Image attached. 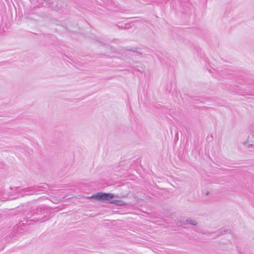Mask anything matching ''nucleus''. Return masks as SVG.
<instances>
[{"mask_svg": "<svg viewBox=\"0 0 254 254\" xmlns=\"http://www.w3.org/2000/svg\"><path fill=\"white\" fill-rule=\"evenodd\" d=\"M114 196L112 193L98 192L92 195V197L100 200H110L114 197Z\"/></svg>", "mask_w": 254, "mask_h": 254, "instance_id": "1", "label": "nucleus"}, {"mask_svg": "<svg viewBox=\"0 0 254 254\" xmlns=\"http://www.w3.org/2000/svg\"><path fill=\"white\" fill-rule=\"evenodd\" d=\"M254 142V137L253 136H252L250 137V136H248V141L247 142L244 143V145L246 146H250L252 145V143Z\"/></svg>", "mask_w": 254, "mask_h": 254, "instance_id": "2", "label": "nucleus"}, {"mask_svg": "<svg viewBox=\"0 0 254 254\" xmlns=\"http://www.w3.org/2000/svg\"><path fill=\"white\" fill-rule=\"evenodd\" d=\"M187 221L189 223L192 225H196L197 224V222L195 220H187Z\"/></svg>", "mask_w": 254, "mask_h": 254, "instance_id": "3", "label": "nucleus"}, {"mask_svg": "<svg viewBox=\"0 0 254 254\" xmlns=\"http://www.w3.org/2000/svg\"><path fill=\"white\" fill-rule=\"evenodd\" d=\"M111 203L112 204H115L117 205H121V201L120 200H113L111 201Z\"/></svg>", "mask_w": 254, "mask_h": 254, "instance_id": "4", "label": "nucleus"}]
</instances>
